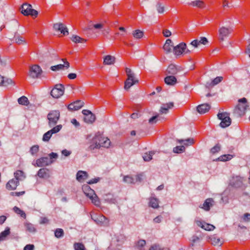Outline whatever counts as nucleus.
I'll return each mask as SVG.
<instances>
[{
	"instance_id": "obj_39",
	"label": "nucleus",
	"mask_w": 250,
	"mask_h": 250,
	"mask_svg": "<svg viewBox=\"0 0 250 250\" xmlns=\"http://www.w3.org/2000/svg\"><path fill=\"white\" fill-rule=\"evenodd\" d=\"M132 34L135 39H139L143 37L144 35V32L139 29H137L133 31Z\"/></svg>"
},
{
	"instance_id": "obj_38",
	"label": "nucleus",
	"mask_w": 250,
	"mask_h": 250,
	"mask_svg": "<svg viewBox=\"0 0 250 250\" xmlns=\"http://www.w3.org/2000/svg\"><path fill=\"white\" fill-rule=\"evenodd\" d=\"M232 158V155L225 154L218 157L217 160L220 161H227L231 160Z\"/></svg>"
},
{
	"instance_id": "obj_2",
	"label": "nucleus",
	"mask_w": 250,
	"mask_h": 250,
	"mask_svg": "<svg viewBox=\"0 0 250 250\" xmlns=\"http://www.w3.org/2000/svg\"><path fill=\"white\" fill-rule=\"evenodd\" d=\"M60 116L58 110H52L47 115L48 125L50 127L54 126L57 123Z\"/></svg>"
},
{
	"instance_id": "obj_64",
	"label": "nucleus",
	"mask_w": 250,
	"mask_h": 250,
	"mask_svg": "<svg viewBox=\"0 0 250 250\" xmlns=\"http://www.w3.org/2000/svg\"><path fill=\"white\" fill-rule=\"evenodd\" d=\"M243 218L245 221H249L250 220V214L248 213L244 214Z\"/></svg>"
},
{
	"instance_id": "obj_26",
	"label": "nucleus",
	"mask_w": 250,
	"mask_h": 250,
	"mask_svg": "<svg viewBox=\"0 0 250 250\" xmlns=\"http://www.w3.org/2000/svg\"><path fill=\"white\" fill-rule=\"evenodd\" d=\"M165 82L168 85H174L177 83V79L173 76H168L165 78Z\"/></svg>"
},
{
	"instance_id": "obj_13",
	"label": "nucleus",
	"mask_w": 250,
	"mask_h": 250,
	"mask_svg": "<svg viewBox=\"0 0 250 250\" xmlns=\"http://www.w3.org/2000/svg\"><path fill=\"white\" fill-rule=\"evenodd\" d=\"M187 45L184 42H181L173 47V52L175 55L178 56L181 55L186 49Z\"/></svg>"
},
{
	"instance_id": "obj_46",
	"label": "nucleus",
	"mask_w": 250,
	"mask_h": 250,
	"mask_svg": "<svg viewBox=\"0 0 250 250\" xmlns=\"http://www.w3.org/2000/svg\"><path fill=\"white\" fill-rule=\"evenodd\" d=\"M75 250H85L84 245L81 243H75L74 244Z\"/></svg>"
},
{
	"instance_id": "obj_53",
	"label": "nucleus",
	"mask_w": 250,
	"mask_h": 250,
	"mask_svg": "<svg viewBox=\"0 0 250 250\" xmlns=\"http://www.w3.org/2000/svg\"><path fill=\"white\" fill-rule=\"evenodd\" d=\"M15 40L16 42L19 44H21L25 42L24 39L22 37L20 36H15Z\"/></svg>"
},
{
	"instance_id": "obj_3",
	"label": "nucleus",
	"mask_w": 250,
	"mask_h": 250,
	"mask_svg": "<svg viewBox=\"0 0 250 250\" xmlns=\"http://www.w3.org/2000/svg\"><path fill=\"white\" fill-rule=\"evenodd\" d=\"M239 104L235 108V112L240 116L245 114L247 108L248 107L247 99L245 98L240 99L238 101Z\"/></svg>"
},
{
	"instance_id": "obj_10",
	"label": "nucleus",
	"mask_w": 250,
	"mask_h": 250,
	"mask_svg": "<svg viewBox=\"0 0 250 250\" xmlns=\"http://www.w3.org/2000/svg\"><path fill=\"white\" fill-rule=\"evenodd\" d=\"M232 30L230 27H221L219 29V39L223 41L231 33Z\"/></svg>"
},
{
	"instance_id": "obj_22",
	"label": "nucleus",
	"mask_w": 250,
	"mask_h": 250,
	"mask_svg": "<svg viewBox=\"0 0 250 250\" xmlns=\"http://www.w3.org/2000/svg\"><path fill=\"white\" fill-rule=\"evenodd\" d=\"M97 137H95V136L92 138L91 144L87 148L88 150L92 151L94 150L95 149L100 148V145L98 143L97 140Z\"/></svg>"
},
{
	"instance_id": "obj_42",
	"label": "nucleus",
	"mask_w": 250,
	"mask_h": 250,
	"mask_svg": "<svg viewBox=\"0 0 250 250\" xmlns=\"http://www.w3.org/2000/svg\"><path fill=\"white\" fill-rule=\"evenodd\" d=\"M154 154V152L152 151H150L149 153H145L143 156L144 161H150L152 159V156Z\"/></svg>"
},
{
	"instance_id": "obj_9",
	"label": "nucleus",
	"mask_w": 250,
	"mask_h": 250,
	"mask_svg": "<svg viewBox=\"0 0 250 250\" xmlns=\"http://www.w3.org/2000/svg\"><path fill=\"white\" fill-rule=\"evenodd\" d=\"M62 128V125H59L54 127L52 129L44 134L42 137V140L44 142L49 141L52 134L58 132Z\"/></svg>"
},
{
	"instance_id": "obj_25",
	"label": "nucleus",
	"mask_w": 250,
	"mask_h": 250,
	"mask_svg": "<svg viewBox=\"0 0 250 250\" xmlns=\"http://www.w3.org/2000/svg\"><path fill=\"white\" fill-rule=\"evenodd\" d=\"M115 58L111 55H106L104 58V64L105 65H111L114 63Z\"/></svg>"
},
{
	"instance_id": "obj_19",
	"label": "nucleus",
	"mask_w": 250,
	"mask_h": 250,
	"mask_svg": "<svg viewBox=\"0 0 250 250\" xmlns=\"http://www.w3.org/2000/svg\"><path fill=\"white\" fill-rule=\"evenodd\" d=\"M214 203V201L212 198H208L204 202L202 207L206 211H209L210 207H212Z\"/></svg>"
},
{
	"instance_id": "obj_24",
	"label": "nucleus",
	"mask_w": 250,
	"mask_h": 250,
	"mask_svg": "<svg viewBox=\"0 0 250 250\" xmlns=\"http://www.w3.org/2000/svg\"><path fill=\"white\" fill-rule=\"evenodd\" d=\"M88 177V174L86 172L80 170L77 173V180L79 182H83Z\"/></svg>"
},
{
	"instance_id": "obj_35",
	"label": "nucleus",
	"mask_w": 250,
	"mask_h": 250,
	"mask_svg": "<svg viewBox=\"0 0 250 250\" xmlns=\"http://www.w3.org/2000/svg\"><path fill=\"white\" fill-rule=\"evenodd\" d=\"M24 225L26 231L30 232H34L36 230L34 226L30 223L26 222L24 223Z\"/></svg>"
},
{
	"instance_id": "obj_41",
	"label": "nucleus",
	"mask_w": 250,
	"mask_h": 250,
	"mask_svg": "<svg viewBox=\"0 0 250 250\" xmlns=\"http://www.w3.org/2000/svg\"><path fill=\"white\" fill-rule=\"evenodd\" d=\"M91 200L92 203H93L96 206H99L100 205V201L97 196V195L95 193L94 195H93L91 197H89Z\"/></svg>"
},
{
	"instance_id": "obj_61",
	"label": "nucleus",
	"mask_w": 250,
	"mask_h": 250,
	"mask_svg": "<svg viewBox=\"0 0 250 250\" xmlns=\"http://www.w3.org/2000/svg\"><path fill=\"white\" fill-rule=\"evenodd\" d=\"M158 117H159L158 115L153 116L152 117H151V118L149 119V123L151 124L156 123L157 119L158 118Z\"/></svg>"
},
{
	"instance_id": "obj_47",
	"label": "nucleus",
	"mask_w": 250,
	"mask_h": 250,
	"mask_svg": "<svg viewBox=\"0 0 250 250\" xmlns=\"http://www.w3.org/2000/svg\"><path fill=\"white\" fill-rule=\"evenodd\" d=\"M64 235V231L62 229H57L55 231V236L58 238L62 237Z\"/></svg>"
},
{
	"instance_id": "obj_54",
	"label": "nucleus",
	"mask_w": 250,
	"mask_h": 250,
	"mask_svg": "<svg viewBox=\"0 0 250 250\" xmlns=\"http://www.w3.org/2000/svg\"><path fill=\"white\" fill-rule=\"evenodd\" d=\"M223 78L222 77H217L215 79H214L212 82L211 84L212 86L216 85L220 83L222 80Z\"/></svg>"
},
{
	"instance_id": "obj_48",
	"label": "nucleus",
	"mask_w": 250,
	"mask_h": 250,
	"mask_svg": "<svg viewBox=\"0 0 250 250\" xmlns=\"http://www.w3.org/2000/svg\"><path fill=\"white\" fill-rule=\"evenodd\" d=\"M157 10L159 13H162L164 12L165 5L162 2L159 1L156 4Z\"/></svg>"
},
{
	"instance_id": "obj_17",
	"label": "nucleus",
	"mask_w": 250,
	"mask_h": 250,
	"mask_svg": "<svg viewBox=\"0 0 250 250\" xmlns=\"http://www.w3.org/2000/svg\"><path fill=\"white\" fill-rule=\"evenodd\" d=\"M62 61L64 62V64H58L54 66H52L50 69L54 71L64 69V68H68L69 67V63L66 61L65 59H62Z\"/></svg>"
},
{
	"instance_id": "obj_52",
	"label": "nucleus",
	"mask_w": 250,
	"mask_h": 250,
	"mask_svg": "<svg viewBox=\"0 0 250 250\" xmlns=\"http://www.w3.org/2000/svg\"><path fill=\"white\" fill-rule=\"evenodd\" d=\"M221 150V146L217 144L214 147L210 149V152L214 154L218 152Z\"/></svg>"
},
{
	"instance_id": "obj_44",
	"label": "nucleus",
	"mask_w": 250,
	"mask_h": 250,
	"mask_svg": "<svg viewBox=\"0 0 250 250\" xmlns=\"http://www.w3.org/2000/svg\"><path fill=\"white\" fill-rule=\"evenodd\" d=\"M13 210L17 214L20 215L21 217H22L24 218H25L26 214H25V212L23 210H21L18 207H14L13 208Z\"/></svg>"
},
{
	"instance_id": "obj_57",
	"label": "nucleus",
	"mask_w": 250,
	"mask_h": 250,
	"mask_svg": "<svg viewBox=\"0 0 250 250\" xmlns=\"http://www.w3.org/2000/svg\"><path fill=\"white\" fill-rule=\"evenodd\" d=\"M222 5L224 9H226L227 7H230L233 6L231 4V2L229 1H223Z\"/></svg>"
},
{
	"instance_id": "obj_49",
	"label": "nucleus",
	"mask_w": 250,
	"mask_h": 250,
	"mask_svg": "<svg viewBox=\"0 0 250 250\" xmlns=\"http://www.w3.org/2000/svg\"><path fill=\"white\" fill-rule=\"evenodd\" d=\"M185 150V147L183 146H177L173 148V152L176 153H180L184 152Z\"/></svg>"
},
{
	"instance_id": "obj_50",
	"label": "nucleus",
	"mask_w": 250,
	"mask_h": 250,
	"mask_svg": "<svg viewBox=\"0 0 250 250\" xmlns=\"http://www.w3.org/2000/svg\"><path fill=\"white\" fill-rule=\"evenodd\" d=\"M124 181L128 184H134L135 179L134 177L130 176H125L124 178Z\"/></svg>"
},
{
	"instance_id": "obj_5",
	"label": "nucleus",
	"mask_w": 250,
	"mask_h": 250,
	"mask_svg": "<svg viewBox=\"0 0 250 250\" xmlns=\"http://www.w3.org/2000/svg\"><path fill=\"white\" fill-rule=\"evenodd\" d=\"M92 219L99 225L107 226L109 220L103 215L95 214L91 215Z\"/></svg>"
},
{
	"instance_id": "obj_7",
	"label": "nucleus",
	"mask_w": 250,
	"mask_h": 250,
	"mask_svg": "<svg viewBox=\"0 0 250 250\" xmlns=\"http://www.w3.org/2000/svg\"><path fill=\"white\" fill-rule=\"evenodd\" d=\"M95 137H97V142L100 145V148L101 147L108 148L110 146L111 142L110 140L107 137H104L98 133L95 134Z\"/></svg>"
},
{
	"instance_id": "obj_36",
	"label": "nucleus",
	"mask_w": 250,
	"mask_h": 250,
	"mask_svg": "<svg viewBox=\"0 0 250 250\" xmlns=\"http://www.w3.org/2000/svg\"><path fill=\"white\" fill-rule=\"evenodd\" d=\"M104 199L107 202L115 204L116 202V199L113 198V195L108 193L104 196Z\"/></svg>"
},
{
	"instance_id": "obj_58",
	"label": "nucleus",
	"mask_w": 250,
	"mask_h": 250,
	"mask_svg": "<svg viewBox=\"0 0 250 250\" xmlns=\"http://www.w3.org/2000/svg\"><path fill=\"white\" fill-rule=\"evenodd\" d=\"M201 237H199L196 235H193L191 239V241L192 242V246H193L194 245V244L196 242H199L200 240L201 239Z\"/></svg>"
},
{
	"instance_id": "obj_4",
	"label": "nucleus",
	"mask_w": 250,
	"mask_h": 250,
	"mask_svg": "<svg viewBox=\"0 0 250 250\" xmlns=\"http://www.w3.org/2000/svg\"><path fill=\"white\" fill-rule=\"evenodd\" d=\"M21 13L24 16L31 15L32 16H37L38 12L32 8L31 4L25 3L22 4L21 8Z\"/></svg>"
},
{
	"instance_id": "obj_28",
	"label": "nucleus",
	"mask_w": 250,
	"mask_h": 250,
	"mask_svg": "<svg viewBox=\"0 0 250 250\" xmlns=\"http://www.w3.org/2000/svg\"><path fill=\"white\" fill-rule=\"evenodd\" d=\"M178 71V70L176 65L171 64L168 66L166 72L168 74L175 75L177 73Z\"/></svg>"
},
{
	"instance_id": "obj_60",
	"label": "nucleus",
	"mask_w": 250,
	"mask_h": 250,
	"mask_svg": "<svg viewBox=\"0 0 250 250\" xmlns=\"http://www.w3.org/2000/svg\"><path fill=\"white\" fill-rule=\"evenodd\" d=\"M200 44H202L204 45H206L208 43V41L207 39L205 37L201 38L200 40H199Z\"/></svg>"
},
{
	"instance_id": "obj_6",
	"label": "nucleus",
	"mask_w": 250,
	"mask_h": 250,
	"mask_svg": "<svg viewBox=\"0 0 250 250\" xmlns=\"http://www.w3.org/2000/svg\"><path fill=\"white\" fill-rule=\"evenodd\" d=\"M42 72L40 66L37 64L33 65L29 67L28 75L32 78H38Z\"/></svg>"
},
{
	"instance_id": "obj_16",
	"label": "nucleus",
	"mask_w": 250,
	"mask_h": 250,
	"mask_svg": "<svg viewBox=\"0 0 250 250\" xmlns=\"http://www.w3.org/2000/svg\"><path fill=\"white\" fill-rule=\"evenodd\" d=\"M37 175L41 178L47 179L50 176V170L46 168H42L39 169Z\"/></svg>"
},
{
	"instance_id": "obj_63",
	"label": "nucleus",
	"mask_w": 250,
	"mask_h": 250,
	"mask_svg": "<svg viewBox=\"0 0 250 250\" xmlns=\"http://www.w3.org/2000/svg\"><path fill=\"white\" fill-rule=\"evenodd\" d=\"M190 44L194 47H197L200 45L199 40H195L190 42Z\"/></svg>"
},
{
	"instance_id": "obj_29",
	"label": "nucleus",
	"mask_w": 250,
	"mask_h": 250,
	"mask_svg": "<svg viewBox=\"0 0 250 250\" xmlns=\"http://www.w3.org/2000/svg\"><path fill=\"white\" fill-rule=\"evenodd\" d=\"M149 206L154 208H157L159 207V200L155 197L149 198Z\"/></svg>"
},
{
	"instance_id": "obj_34",
	"label": "nucleus",
	"mask_w": 250,
	"mask_h": 250,
	"mask_svg": "<svg viewBox=\"0 0 250 250\" xmlns=\"http://www.w3.org/2000/svg\"><path fill=\"white\" fill-rule=\"evenodd\" d=\"M83 120L84 122L87 123H92L95 120V116L91 112V113L85 116Z\"/></svg>"
},
{
	"instance_id": "obj_20",
	"label": "nucleus",
	"mask_w": 250,
	"mask_h": 250,
	"mask_svg": "<svg viewBox=\"0 0 250 250\" xmlns=\"http://www.w3.org/2000/svg\"><path fill=\"white\" fill-rule=\"evenodd\" d=\"M210 108V106L209 104H204L198 105L197 107V110L200 114H204L208 111Z\"/></svg>"
},
{
	"instance_id": "obj_14",
	"label": "nucleus",
	"mask_w": 250,
	"mask_h": 250,
	"mask_svg": "<svg viewBox=\"0 0 250 250\" xmlns=\"http://www.w3.org/2000/svg\"><path fill=\"white\" fill-rule=\"evenodd\" d=\"M138 80L135 77H128L125 82L124 88L126 90L129 89L131 86L138 83Z\"/></svg>"
},
{
	"instance_id": "obj_1",
	"label": "nucleus",
	"mask_w": 250,
	"mask_h": 250,
	"mask_svg": "<svg viewBox=\"0 0 250 250\" xmlns=\"http://www.w3.org/2000/svg\"><path fill=\"white\" fill-rule=\"evenodd\" d=\"M218 118L221 120L220 125L223 128L229 126L231 123V120L229 117V115L227 112L218 113L217 114Z\"/></svg>"
},
{
	"instance_id": "obj_56",
	"label": "nucleus",
	"mask_w": 250,
	"mask_h": 250,
	"mask_svg": "<svg viewBox=\"0 0 250 250\" xmlns=\"http://www.w3.org/2000/svg\"><path fill=\"white\" fill-rule=\"evenodd\" d=\"M74 103H77V104H75L76 110H79L83 105V102L81 101H77Z\"/></svg>"
},
{
	"instance_id": "obj_8",
	"label": "nucleus",
	"mask_w": 250,
	"mask_h": 250,
	"mask_svg": "<svg viewBox=\"0 0 250 250\" xmlns=\"http://www.w3.org/2000/svg\"><path fill=\"white\" fill-rule=\"evenodd\" d=\"M64 86L61 84H56L51 91V96L55 98H59L63 94Z\"/></svg>"
},
{
	"instance_id": "obj_15",
	"label": "nucleus",
	"mask_w": 250,
	"mask_h": 250,
	"mask_svg": "<svg viewBox=\"0 0 250 250\" xmlns=\"http://www.w3.org/2000/svg\"><path fill=\"white\" fill-rule=\"evenodd\" d=\"M195 223L197 226L201 227L206 230L211 231L215 229V227L213 225L207 223L201 220H196Z\"/></svg>"
},
{
	"instance_id": "obj_11",
	"label": "nucleus",
	"mask_w": 250,
	"mask_h": 250,
	"mask_svg": "<svg viewBox=\"0 0 250 250\" xmlns=\"http://www.w3.org/2000/svg\"><path fill=\"white\" fill-rule=\"evenodd\" d=\"M54 161V160L49 159V158L47 157H42L36 160V165H34V166L38 167L47 166L52 164Z\"/></svg>"
},
{
	"instance_id": "obj_31",
	"label": "nucleus",
	"mask_w": 250,
	"mask_h": 250,
	"mask_svg": "<svg viewBox=\"0 0 250 250\" xmlns=\"http://www.w3.org/2000/svg\"><path fill=\"white\" fill-rule=\"evenodd\" d=\"M209 238L211 244L214 245H221L223 243L220 239L216 235H213Z\"/></svg>"
},
{
	"instance_id": "obj_12",
	"label": "nucleus",
	"mask_w": 250,
	"mask_h": 250,
	"mask_svg": "<svg viewBox=\"0 0 250 250\" xmlns=\"http://www.w3.org/2000/svg\"><path fill=\"white\" fill-rule=\"evenodd\" d=\"M53 29L57 32H60L63 35L68 34V29L62 23L58 22L53 24Z\"/></svg>"
},
{
	"instance_id": "obj_55",
	"label": "nucleus",
	"mask_w": 250,
	"mask_h": 250,
	"mask_svg": "<svg viewBox=\"0 0 250 250\" xmlns=\"http://www.w3.org/2000/svg\"><path fill=\"white\" fill-rule=\"evenodd\" d=\"M39 146L38 145H35L32 146L30 148V151L32 155H34L36 154L39 151Z\"/></svg>"
},
{
	"instance_id": "obj_51",
	"label": "nucleus",
	"mask_w": 250,
	"mask_h": 250,
	"mask_svg": "<svg viewBox=\"0 0 250 250\" xmlns=\"http://www.w3.org/2000/svg\"><path fill=\"white\" fill-rule=\"evenodd\" d=\"M146 244V241L144 240H140L136 244V247L140 250H142L143 248Z\"/></svg>"
},
{
	"instance_id": "obj_40",
	"label": "nucleus",
	"mask_w": 250,
	"mask_h": 250,
	"mask_svg": "<svg viewBox=\"0 0 250 250\" xmlns=\"http://www.w3.org/2000/svg\"><path fill=\"white\" fill-rule=\"evenodd\" d=\"M18 103L20 104L27 105L29 104V102L27 97L22 96L18 99Z\"/></svg>"
},
{
	"instance_id": "obj_43",
	"label": "nucleus",
	"mask_w": 250,
	"mask_h": 250,
	"mask_svg": "<svg viewBox=\"0 0 250 250\" xmlns=\"http://www.w3.org/2000/svg\"><path fill=\"white\" fill-rule=\"evenodd\" d=\"M178 142L181 144L184 143L185 145L188 146L193 144L194 143V140L192 138H188L186 140H179Z\"/></svg>"
},
{
	"instance_id": "obj_18",
	"label": "nucleus",
	"mask_w": 250,
	"mask_h": 250,
	"mask_svg": "<svg viewBox=\"0 0 250 250\" xmlns=\"http://www.w3.org/2000/svg\"><path fill=\"white\" fill-rule=\"evenodd\" d=\"M19 184V182L18 181L15 179H12L6 184V187L8 190H15Z\"/></svg>"
},
{
	"instance_id": "obj_30",
	"label": "nucleus",
	"mask_w": 250,
	"mask_h": 250,
	"mask_svg": "<svg viewBox=\"0 0 250 250\" xmlns=\"http://www.w3.org/2000/svg\"><path fill=\"white\" fill-rule=\"evenodd\" d=\"M188 5L196 7L198 8H203L205 6V4L204 1H191L188 3Z\"/></svg>"
},
{
	"instance_id": "obj_33",
	"label": "nucleus",
	"mask_w": 250,
	"mask_h": 250,
	"mask_svg": "<svg viewBox=\"0 0 250 250\" xmlns=\"http://www.w3.org/2000/svg\"><path fill=\"white\" fill-rule=\"evenodd\" d=\"M10 233V228L7 227L5 229L0 233V241H3L6 237Z\"/></svg>"
},
{
	"instance_id": "obj_32",
	"label": "nucleus",
	"mask_w": 250,
	"mask_h": 250,
	"mask_svg": "<svg viewBox=\"0 0 250 250\" xmlns=\"http://www.w3.org/2000/svg\"><path fill=\"white\" fill-rule=\"evenodd\" d=\"M15 179L17 181L21 180L25 178L24 173L21 170H17L14 173Z\"/></svg>"
},
{
	"instance_id": "obj_23",
	"label": "nucleus",
	"mask_w": 250,
	"mask_h": 250,
	"mask_svg": "<svg viewBox=\"0 0 250 250\" xmlns=\"http://www.w3.org/2000/svg\"><path fill=\"white\" fill-rule=\"evenodd\" d=\"M83 190L85 195L88 197H91L95 195V191L91 189L89 186L85 185L83 186Z\"/></svg>"
},
{
	"instance_id": "obj_62",
	"label": "nucleus",
	"mask_w": 250,
	"mask_h": 250,
	"mask_svg": "<svg viewBox=\"0 0 250 250\" xmlns=\"http://www.w3.org/2000/svg\"><path fill=\"white\" fill-rule=\"evenodd\" d=\"M34 248L35 247L34 245L28 244L24 247L23 250H34Z\"/></svg>"
},
{
	"instance_id": "obj_59",
	"label": "nucleus",
	"mask_w": 250,
	"mask_h": 250,
	"mask_svg": "<svg viewBox=\"0 0 250 250\" xmlns=\"http://www.w3.org/2000/svg\"><path fill=\"white\" fill-rule=\"evenodd\" d=\"M125 72L127 77L135 76L134 73L132 71V70L130 68H126Z\"/></svg>"
},
{
	"instance_id": "obj_37",
	"label": "nucleus",
	"mask_w": 250,
	"mask_h": 250,
	"mask_svg": "<svg viewBox=\"0 0 250 250\" xmlns=\"http://www.w3.org/2000/svg\"><path fill=\"white\" fill-rule=\"evenodd\" d=\"M12 81L11 79H6L5 80L4 78L0 75V85H3L4 86H7L8 84L11 83Z\"/></svg>"
},
{
	"instance_id": "obj_21",
	"label": "nucleus",
	"mask_w": 250,
	"mask_h": 250,
	"mask_svg": "<svg viewBox=\"0 0 250 250\" xmlns=\"http://www.w3.org/2000/svg\"><path fill=\"white\" fill-rule=\"evenodd\" d=\"M174 106V103L173 102H169L166 104H163L161 107L160 112L162 114H167L169 109H171Z\"/></svg>"
},
{
	"instance_id": "obj_45",
	"label": "nucleus",
	"mask_w": 250,
	"mask_h": 250,
	"mask_svg": "<svg viewBox=\"0 0 250 250\" xmlns=\"http://www.w3.org/2000/svg\"><path fill=\"white\" fill-rule=\"evenodd\" d=\"M71 40L75 43H82L85 42V40H84L83 39L77 35L72 36Z\"/></svg>"
},
{
	"instance_id": "obj_27",
	"label": "nucleus",
	"mask_w": 250,
	"mask_h": 250,
	"mask_svg": "<svg viewBox=\"0 0 250 250\" xmlns=\"http://www.w3.org/2000/svg\"><path fill=\"white\" fill-rule=\"evenodd\" d=\"M172 41L170 39H167L163 46L164 50L167 53L171 52L172 47H173V45L171 44Z\"/></svg>"
}]
</instances>
